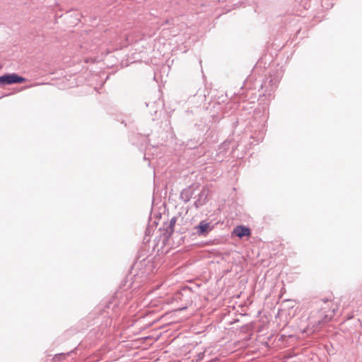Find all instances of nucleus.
<instances>
[{
  "mask_svg": "<svg viewBox=\"0 0 362 362\" xmlns=\"http://www.w3.org/2000/svg\"><path fill=\"white\" fill-rule=\"evenodd\" d=\"M40 83H35L34 86H39Z\"/></svg>",
  "mask_w": 362,
  "mask_h": 362,
  "instance_id": "obj_5",
  "label": "nucleus"
},
{
  "mask_svg": "<svg viewBox=\"0 0 362 362\" xmlns=\"http://www.w3.org/2000/svg\"><path fill=\"white\" fill-rule=\"evenodd\" d=\"M26 78L16 74H5L0 76V85H10L13 83H24Z\"/></svg>",
  "mask_w": 362,
  "mask_h": 362,
  "instance_id": "obj_1",
  "label": "nucleus"
},
{
  "mask_svg": "<svg viewBox=\"0 0 362 362\" xmlns=\"http://www.w3.org/2000/svg\"><path fill=\"white\" fill-rule=\"evenodd\" d=\"M196 228L197 230V233L199 235H204L205 233H207L212 229V228L210 226V223L205 221H201L199 224L196 227Z\"/></svg>",
  "mask_w": 362,
  "mask_h": 362,
  "instance_id": "obj_2",
  "label": "nucleus"
},
{
  "mask_svg": "<svg viewBox=\"0 0 362 362\" xmlns=\"http://www.w3.org/2000/svg\"><path fill=\"white\" fill-rule=\"evenodd\" d=\"M332 303V305L333 306V308H332V313H334L335 311H337L339 308V303L338 302H331Z\"/></svg>",
  "mask_w": 362,
  "mask_h": 362,
  "instance_id": "obj_4",
  "label": "nucleus"
},
{
  "mask_svg": "<svg viewBox=\"0 0 362 362\" xmlns=\"http://www.w3.org/2000/svg\"><path fill=\"white\" fill-rule=\"evenodd\" d=\"M233 234L238 238H243L244 236H249L250 235V230L248 228L244 226H237L233 230Z\"/></svg>",
  "mask_w": 362,
  "mask_h": 362,
  "instance_id": "obj_3",
  "label": "nucleus"
}]
</instances>
